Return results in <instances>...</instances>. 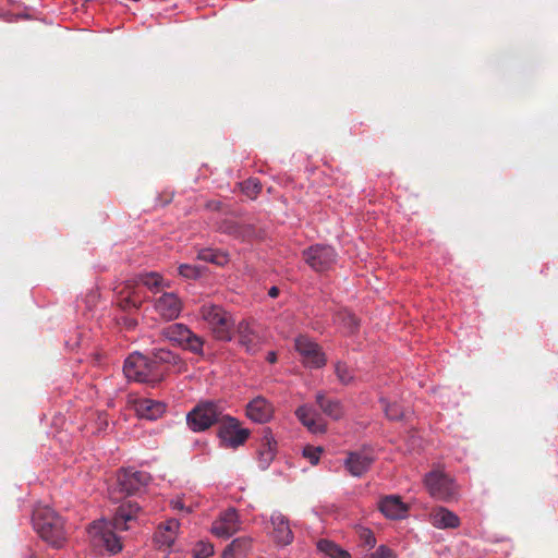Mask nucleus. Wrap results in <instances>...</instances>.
Wrapping results in <instances>:
<instances>
[{"instance_id": "dca6fc26", "label": "nucleus", "mask_w": 558, "mask_h": 558, "mask_svg": "<svg viewBox=\"0 0 558 558\" xmlns=\"http://www.w3.org/2000/svg\"><path fill=\"white\" fill-rule=\"evenodd\" d=\"M274 413L272 405L263 397L253 399L246 405V415L256 423L268 422Z\"/></svg>"}, {"instance_id": "a18cd8bd", "label": "nucleus", "mask_w": 558, "mask_h": 558, "mask_svg": "<svg viewBox=\"0 0 558 558\" xmlns=\"http://www.w3.org/2000/svg\"><path fill=\"white\" fill-rule=\"evenodd\" d=\"M268 295L270 298H277L279 295V289L277 287H271L268 291Z\"/></svg>"}, {"instance_id": "473e14b6", "label": "nucleus", "mask_w": 558, "mask_h": 558, "mask_svg": "<svg viewBox=\"0 0 558 558\" xmlns=\"http://www.w3.org/2000/svg\"><path fill=\"white\" fill-rule=\"evenodd\" d=\"M142 298L135 292H129L126 296L119 300V306L123 311L138 310L142 305Z\"/></svg>"}, {"instance_id": "f03ea898", "label": "nucleus", "mask_w": 558, "mask_h": 558, "mask_svg": "<svg viewBox=\"0 0 558 558\" xmlns=\"http://www.w3.org/2000/svg\"><path fill=\"white\" fill-rule=\"evenodd\" d=\"M33 525L38 535L54 547L65 539L64 521L51 508L38 507L33 512Z\"/></svg>"}, {"instance_id": "a878e982", "label": "nucleus", "mask_w": 558, "mask_h": 558, "mask_svg": "<svg viewBox=\"0 0 558 558\" xmlns=\"http://www.w3.org/2000/svg\"><path fill=\"white\" fill-rule=\"evenodd\" d=\"M317 548L320 553L330 558H351V555L347 550L328 539L318 541Z\"/></svg>"}, {"instance_id": "f257e3e1", "label": "nucleus", "mask_w": 558, "mask_h": 558, "mask_svg": "<svg viewBox=\"0 0 558 558\" xmlns=\"http://www.w3.org/2000/svg\"><path fill=\"white\" fill-rule=\"evenodd\" d=\"M140 511L137 504L132 501L123 502L116 510L111 522L96 521L88 527V535L95 546L105 547L109 553L117 554L122 549L120 538L114 531H126L130 523L136 519Z\"/></svg>"}, {"instance_id": "49530a36", "label": "nucleus", "mask_w": 558, "mask_h": 558, "mask_svg": "<svg viewBox=\"0 0 558 558\" xmlns=\"http://www.w3.org/2000/svg\"><path fill=\"white\" fill-rule=\"evenodd\" d=\"M208 207L217 210V209H219V203L211 202V203L208 204Z\"/></svg>"}, {"instance_id": "2eb2a0df", "label": "nucleus", "mask_w": 558, "mask_h": 558, "mask_svg": "<svg viewBox=\"0 0 558 558\" xmlns=\"http://www.w3.org/2000/svg\"><path fill=\"white\" fill-rule=\"evenodd\" d=\"M375 458L365 451L349 452L344 466L352 476L360 477L369 470Z\"/></svg>"}, {"instance_id": "ea45409f", "label": "nucleus", "mask_w": 558, "mask_h": 558, "mask_svg": "<svg viewBox=\"0 0 558 558\" xmlns=\"http://www.w3.org/2000/svg\"><path fill=\"white\" fill-rule=\"evenodd\" d=\"M368 558H397L396 553L386 545H380Z\"/></svg>"}, {"instance_id": "37998d69", "label": "nucleus", "mask_w": 558, "mask_h": 558, "mask_svg": "<svg viewBox=\"0 0 558 558\" xmlns=\"http://www.w3.org/2000/svg\"><path fill=\"white\" fill-rule=\"evenodd\" d=\"M171 505H172L173 509H177V510H184L185 509L183 502L181 500H179V499L178 500H172Z\"/></svg>"}, {"instance_id": "9d476101", "label": "nucleus", "mask_w": 558, "mask_h": 558, "mask_svg": "<svg viewBox=\"0 0 558 558\" xmlns=\"http://www.w3.org/2000/svg\"><path fill=\"white\" fill-rule=\"evenodd\" d=\"M248 435L250 430L241 428L236 418L225 414L218 430V436L225 447L236 448L246 441Z\"/></svg>"}, {"instance_id": "39448f33", "label": "nucleus", "mask_w": 558, "mask_h": 558, "mask_svg": "<svg viewBox=\"0 0 558 558\" xmlns=\"http://www.w3.org/2000/svg\"><path fill=\"white\" fill-rule=\"evenodd\" d=\"M225 413L220 403L205 401L198 403L186 416V423L193 432H203L211 425L221 423Z\"/></svg>"}, {"instance_id": "4468645a", "label": "nucleus", "mask_w": 558, "mask_h": 558, "mask_svg": "<svg viewBox=\"0 0 558 558\" xmlns=\"http://www.w3.org/2000/svg\"><path fill=\"white\" fill-rule=\"evenodd\" d=\"M136 415L141 418L157 420L162 416L166 411V404L147 398H137L132 401Z\"/></svg>"}, {"instance_id": "393cba45", "label": "nucleus", "mask_w": 558, "mask_h": 558, "mask_svg": "<svg viewBox=\"0 0 558 558\" xmlns=\"http://www.w3.org/2000/svg\"><path fill=\"white\" fill-rule=\"evenodd\" d=\"M257 452L259 466L263 470L267 469L276 454V441L270 433H266Z\"/></svg>"}, {"instance_id": "f3484780", "label": "nucleus", "mask_w": 558, "mask_h": 558, "mask_svg": "<svg viewBox=\"0 0 558 558\" xmlns=\"http://www.w3.org/2000/svg\"><path fill=\"white\" fill-rule=\"evenodd\" d=\"M153 363L159 368L163 371V377L167 374L166 365L178 366V371L182 372L185 369L184 361L175 353L171 352L167 349H156L153 351L150 356Z\"/></svg>"}, {"instance_id": "aec40b11", "label": "nucleus", "mask_w": 558, "mask_h": 558, "mask_svg": "<svg viewBox=\"0 0 558 558\" xmlns=\"http://www.w3.org/2000/svg\"><path fill=\"white\" fill-rule=\"evenodd\" d=\"M315 400L322 412L330 418L338 421L344 415V408L340 400L329 398L324 392H317Z\"/></svg>"}, {"instance_id": "c756f323", "label": "nucleus", "mask_w": 558, "mask_h": 558, "mask_svg": "<svg viewBox=\"0 0 558 558\" xmlns=\"http://www.w3.org/2000/svg\"><path fill=\"white\" fill-rule=\"evenodd\" d=\"M335 374L338 381L344 386L352 385L355 381L354 369L344 362L339 361L335 364Z\"/></svg>"}, {"instance_id": "de8ad7c7", "label": "nucleus", "mask_w": 558, "mask_h": 558, "mask_svg": "<svg viewBox=\"0 0 558 558\" xmlns=\"http://www.w3.org/2000/svg\"><path fill=\"white\" fill-rule=\"evenodd\" d=\"M126 325L129 328H132L136 325V320L135 319H128L126 322Z\"/></svg>"}, {"instance_id": "2f4dec72", "label": "nucleus", "mask_w": 558, "mask_h": 558, "mask_svg": "<svg viewBox=\"0 0 558 558\" xmlns=\"http://www.w3.org/2000/svg\"><path fill=\"white\" fill-rule=\"evenodd\" d=\"M336 320L345 329L347 332L353 333L359 328V319L349 311H340L336 315Z\"/></svg>"}, {"instance_id": "4be33fe9", "label": "nucleus", "mask_w": 558, "mask_h": 558, "mask_svg": "<svg viewBox=\"0 0 558 558\" xmlns=\"http://www.w3.org/2000/svg\"><path fill=\"white\" fill-rule=\"evenodd\" d=\"M271 524L274 526V538L277 544L286 546L292 543L293 533L289 522L281 513H274L271 515Z\"/></svg>"}, {"instance_id": "72a5a7b5", "label": "nucleus", "mask_w": 558, "mask_h": 558, "mask_svg": "<svg viewBox=\"0 0 558 558\" xmlns=\"http://www.w3.org/2000/svg\"><path fill=\"white\" fill-rule=\"evenodd\" d=\"M242 191L251 198H255L262 191V184L257 179H248L242 183Z\"/></svg>"}, {"instance_id": "ddd939ff", "label": "nucleus", "mask_w": 558, "mask_h": 558, "mask_svg": "<svg viewBox=\"0 0 558 558\" xmlns=\"http://www.w3.org/2000/svg\"><path fill=\"white\" fill-rule=\"evenodd\" d=\"M154 307L163 319L173 320L180 316L183 304L175 293L165 292L155 300Z\"/></svg>"}, {"instance_id": "f704fd0d", "label": "nucleus", "mask_w": 558, "mask_h": 558, "mask_svg": "<svg viewBox=\"0 0 558 558\" xmlns=\"http://www.w3.org/2000/svg\"><path fill=\"white\" fill-rule=\"evenodd\" d=\"M386 416L389 420H400L403 416V410L398 403H388L386 400H381Z\"/></svg>"}, {"instance_id": "a19ab883", "label": "nucleus", "mask_w": 558, "mask_h": 558, "mask_svg": "<svg viewBox=\"0 0 558 558\" xmlns=\"http://www.w3.org/2000/svg\"><path fill=\"white\" fill-rule=\"evenodd\" d=\"M156 542L162 546H168L170 547L173 543H174V538L175 536H173V534H169L165 531H159L157 534H156Z\"/></svg>"}, {"instance_id": "cd10ccee", "label": "nucleus", "mask_w": 558, "mask_h": 558, "mask_svg": "<svg viewBox=\"0 0 558 558\" xmlns=\"http://www.w3.org/2000/svg\"><path fill=\"white\" fill-rule=\"evenodd\" d=\"M252 545V538L248 536H241L234 538L223 551V558H230L232 555L245 554Z\"/></svg>"}, {"instance_id": "e433bc0d", "label": "nucleus", "mask_w": 558, "mask_h": 558, "mask_svg": "<svg viewBox=\"0 0 558 558\" xmlns=\"http://www.w3.org/2000/svg\"><path fill=\"white\" fill-rule=\"evenodd\" d=\"M179 274L186 279H196L201 276V268L195 265L182 264L178 268Z\"/></svg>"}, {"instance_id": "412c9836", "label": "nucleus", "mask_w": 558, "mask_h": 558, "mask_svg": "<svg viewBox=\"0 0 558 558\" xmlns=\"http://www.w3.org/2000/svg\"><path fill=\"white\" fill-rule=\"evenodd\" d=\"M380 511L390 519L404 518L408 507L399 496L390 495L384 497L379 502Z\"/></svg>"}, {"instance_id": "0eeeda50", "label": "nucleus", "mask_w": 558, "mask_h": 558, "mask_svg": "<svg viewBox=\"0 0 558 558\" xmlns=\"http://www.w3.org/2000/svg\"><path fill=\"white\" fill-rule=\"evenodd\" d=\"M235 337L240 348L246 353L256 354L265 340L262 327L251 319H242L235 326Z\"/></svg>"}, {"instance_id": "423d86ee", "label": "nucleus", "mask_w": 558, "mask_h": 558, "mask_svg": "<svg viewBox=\"0 0 558 558\" xmlns=\"http://www.w3.org/2000/svg\"><path fill=\"white\" fill-rule=\"evenodd\" d=\"M424 483L432 497L441 501H452L459 496V487L449 475L440 471L426 474Z\"/></svg>"}, {"instance_id": "58836bf2", "label": "nucleus", "mask_w": 558, "mask_h": 558, "mask_svg": "<svg viewBox=\"0 0 558 558\" xmlns=\"http://www.w3.org/2000/svg\"><path fill=\"white\" fill-rule=\"evenodd\" d=\"M359 536L365 547L373 548L376 545V537L369 529H361Z\"/></svg>"}, {"instance_id": "7ed1b4c3", "label": "nucleus", "mask_w": 558, "mask_h": 558, "mask_svg": "<svg viewBox=\"0 0 558 558\" xmlns=\"http://www.w3.org/2000/svg\"><path fill=\"white\" fill-rule=\"evenodd\" d=\"M199 313L217 340H232L234 320L228 311L220 305L206 303L201 306Z\"/></svg>"}, {"instance_id": "5701e85b", "label": "nucleus", "mask_w": 558, "mask_h": 558, "mask_svg": "<svg viewBox=\"0 0 558 558\" xmlns=\"http://www.w3.org/2000/svg\"><path fill=\"white\" fill-rule=\"evenodd\" d=\"M217 230L221 233L228 234L234 239L244 240L252 235L253 229L250 226L240 225L238 221L232 219H223L218 226Z\"/></svg>"}, {"instance_id": "7c9ffc66", "label": "nucleus", "mask_w": 558, "mask_h": 558, "mask_svg": "<svg viewBox=\"0 0 558 558\" xmlns=\"http://www.w3.org/2000/svg\"><path fill=\"white\" fill-rule=\"evenodd\" d=\"M138 281L151 291H159L160 288L169 287L168 283H165L162 277L158 272H146L140 275Z\"/></svg>"}, {"instance_id": "c85d7f7f", "label": "nucleus", "mask_w": 558, "mask_h": 558, "mask_svg": "<svg viewBox=\"0 0 558 558\" xmlns=\"http://www.w3.org/2000/svg\"><path fill=\"white\" fill-rule=\"evenodd\" d=\"M197 258L204 262H208L218 266H223L229 262L227 253L215 251L211 248H203L198 251Z\"/></svg>"}, {"instance_id": "bb28decb", "label": "nucleus", "mask_w": 558, "mask_h": 558, "mask_svg": "<svg viewBox=\"0 0 558 558\" xmlns=\"http://www.w3.org/2000/svg\"><path fill=\"white\" fill-rule=\"evenodd\" d=\"M189 329L186 325L177 323L165 327L160 335L174 345H178Z\"/></svg>"}, {"instance_id": "c03bdc74", "label": "nucleus", "mask_w": 558, "mask_h": 558, "mask_svg": "<svg viewBox=\"0 0 558 558\" xmlns=\"http://www.w3.org/2000/svg\"><path fill=\"white\" fill-rule=\"evenodd\" d=\"M266 359H267V361H268L269 363H271V364L276 363V361H277L276 352H274V351L268 352V354H267V357H266Z\"/></svg>"}, {"instance_id": "c9c22d12", "label": "nucleus", "mask_w": 558, "mask_h": 558, "mask_svg": "<svg viewBox=\"0 0 558 558\" xmlns=\"http://www.w3.org/2000/svg\"><path fill=\"white\" fill-rule=\"evenodd\" d=\"M193 555L195 558H209L214 555V546L210 543L198 542L193 549Z\"/></svg>"}, {"instance_id": "79ce46f5", "label": "nucleus", "mask_w": 558, "mask_h": 558, "mask_svg": "<svg viewBox=\"0 0 558 558\" xmlns=\"http://www.w3.org/2000/svg\"><path fill=\"white\" fill-rule=\"evenodd\" d=\"M179 529V523L177 520H170L167 522V525L165 527V532L169 534H173L175 536V531Z\"/></svg>"}, {"instance_id": "6ab92c4d", "label": "nucleus", "mask_w": 558, "mask_h": 558, "mask_svg": "<svg viewBox=\"0 0 558 558\" xmlns=\"http://www.w3.org/2000/svg\"><path fill=\"white\" fill-rule=\"evenodd\" d=\"M429 521L437 529H456L460 525L459 517L444 507L433 509Z\"/></svg>"}, {"instance_id": "f8f14e48", "label": "nucleus", "mask_w": 558, "mask_h": 558, "mask_svg": "<svg viewBox=\"0 0 558 558\" xmlns=\"http://www.w3.org/2000/svg\"><path fill=\"white\" fill-rule=\"evenodd\" d=\"M241 529V521L234 508H228L213 522L211 533L215 536L229 538Z\"/></svg>"}, {"instance_id": "4c0bfd02", "label": "nucleus", "mask_w": 558, "mask_h": 558, "mask_svg": "<svg viewBox=\"0 0 558 558\" xmlns=\"http://www.w3.org/2000/svg\"><path fill=\"white\" fill-rule=\"evenodd\" d=\"M322 451L323 449L320 447L307 446L303 450V456L311 462V464L315 465L319 461Z\"/></svg>"}, {"instance_id": "b1692460", "label": "nucleus", "mask_w": 558, "mask_h": 558, "mask_svg": "<svg viewBox=\"0 0 558 558\" xmlns=\"http://www.w3.org/2000/svg\"><path fill=\"white\" fill-rule=\"evenodd\" d=\"M204 338L189 329L185 332V336L181 338V341L177 347H180L181 349L186 350L197 356L204 357Z\"/></svg>"}, {"instance_id": "6e6552de", "label": "nucleus", "mask_w": 558, "mask_h": 558, "mask_svg": "<svg viewBox=\"0 0 558 558\" xmlns=\"http://www.w3.org/2000/svg\"><path fill=\"white\" fill-rule=\"evenodd\" d=\"M150 481V475L133 468L121 470L117 477V488L111 492L112 498L118 500L114 494L119 493L126 496L140 493Z\"/></svg>"}, {"instance_id": "1a4fd4ad", "label": "nucleus", "mask_w": 558, "mask_h": 558, "mask_svg": "<svg viewBox=\"0 0 558 558\" xmlns=\"http://www.w3.org/2000/svg\"><path fill=\"white\" fill-rule=\"evenodd\" d=\"M305 263L315 271L330 270L337 262V253L332 246L316 244L303 251Z\"/></svg>"}, {"instance_id": "a211bd4d", "label": "nucleus", "mask_w": 558, "mask_h": 558, "mask_svg": "<svg viewBox=\"0 0 558 558\" xmlns=\"http://www.w3.org/2000/svg\"><path fill=\"white\" fill-rule=\"evenodd\" d=\"M295 415L300 422L313 433H324L326 426L320 415L310 405L304 404L295 410Z\"/></svg>"}, {"instance_id": "20e7f679", "label": "nucleus", "mask_w": 558, "mask_h": 558, "mask_svg": "<svg viewBox=\"0 0 558 558\" xmlns=\"http://www.w3.org/2000/svg\"><path fill=\"white\" fill-rule=\"evenodd\" d=\"M123 372L129 379L140 383L155 385L163 380V371L153 363L150 356L141 353H133L125 360Z\"/></svg>"}, {"instance_id": "9b49d317", "label": "nucleus", "mask_w": 558, "mask_h": 558, "mask_svg": "<svg viewBox=\"0 0 558 558\" xmlns=\"http://www.w3.org/2000/svg\"><path fill=\"white\" fill-rule=\"evenodd\" d=\"M295 349L303 357V363L311 368H319L326 364V356L320 347L305 336L295 339Z\"/></svg>"}]
</instances>
